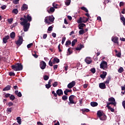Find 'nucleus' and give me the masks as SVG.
<instances>
[{"label":"nucleus","mask_w":125,"mask_h":125,"mask_svg":"<svg viewBox=\"0 0 125 125\" xmlns=\"http://www.w3.org/2000/svg\"><path fill=\"white\" fill-rule=\"evenodd\" d=\"M23 17L20 18V20L23 21L20 22V24L21 25L23 26L24 31L27 32L28 31L30 26V23L28 22L32 21V17L29 15H27V16H24Z\"/></svg>","instance_id":"1"},{"label":"nucleus","mask_w":125,"mask_h":125,"mask_svg":"<svg viewBox=\"0 0 125 125\" xmlns=\"http://www.w3.org/2000/svg\"><path fill=\"white\" fill-rule=\"evenodd\" d=\"M12 69L15 71H21L23 69V66L21 63H16L15 65H11Z\"/></svg>","instance_id":"2"},{"label":"nucleus","mask_w":125,"mask_h":125,"mask_svg":"<svg viewBox=\"0 0 125 125\" xmlns=\"http://www.w3.org/2000/svg\"><path fill=\"white\" fill-rule=\"evenodd\" d=\"M55 18L53 16H49L45 17L44 18V22L45 24L50 25L54 22Z\"/></svg>","instance_id":"3"},{"label":"nucleus","mask_w":125,"mask_h":125,"mask_svg":"<svg viewBox=\"0 0 125 125\" xmlns=\"http://www.w3.org/2000/svg\"><path fill=\"white\" fill-rule=\"evenodd\" d=\"M75 97V96L73 95H71L69 97V102H68V105H71L73 104H77V102H74V99Z\"/></svg>","instance_id":"4"},{"label":"nucleus","mask_w":125,"mask_h":125,"mask_svg":"<svg viewBox=\"0 0 125 125\" xmlns=\"http://www.w3.org/2000/svg\"><path fill=\"white\" fill-rule=\"evenodd\" d=\"M100 68L105 70L107 68V62L105 61H102L100 64Z\"/></svg>","instance_id":"5"},{"label":"nucleus","mask_w":125,"mask_h":125,"mask_svg":"<svg viewBox=\"0 0 125 125\" xmlns=\"http://www.w3.org/2000/svg\"><path fill=\"white\" fill-rule=\"evenodd\" d=\"M23 41V37L22 36H19V39L16 42V44L18 46H20L21 45V44L22 43Z\"/></svg>","instance_id":"6"},{"label":"nucleus","mask_w":125,"mask_h":125,"mask_svg":"<svg viewBox=\"0 0 125 125\" xmlns=\"http://www.w3.org/2000/svg\"><path fill=\"white\" fill-rule=\"evenodd\" d=\"M40 66L42 70L45 69L46 67V62H44V61H42L40 62Z\"/></svg>","instance_id":"7"},{"label":"nucleus","mask_w":125,"mask_h":125,"mask_svg":"<svg viewBox=\"0 0 125 125\" xmlns=\"http://www.w3.org/2000/svg\"><path fill=\"white\" fill-rule=\"evenodd\" d=\"M76 84V83L74 81H73L72 82H70L68 85H67V88L69 89L72 88Z\"/></svg>","instance_id":"8"},{"label":"nucleus","mask_w":125,"mask_h":125,"mask_svg":"<svg viewBox=\"0 0 125 125\" xmlns=\"http://www.w3.org/2000/svg\"><path fill=\"white\" fill-rule=\"evenodd\" d=\"M119 38L117 37H112L111 38V41L113 42L114 43H117V44H119Z\"/></svg>","instance_id":"9"},{"label":"nucleus","mask_w":125,"mask_h":125,"mask_svg":"<svg viewBox=\"0 0 125 125\" xmlns=\"http://www.w3.org/2000/svg\"><path fill=\"white\" fill-rule=\"evenodd\" d=\"M56 93L59 97H62L63 95V91L61 89H58Z\"/></svg>","instance_id":"10"},{"label":"nucleus","mask_w":125,"mask_h":125,"mask_svg":"<svg viewBox=\"0 0 125 125\" xmlns=\"http://www.w3.org/2000/svg\"><path fill=\"white\" fill-rule=\"evenodd\" d=\"M10 37L9 35L4 36V37L3 38L2 42L3 43H7V41L9 39Z\"/></svg>","instance_id":"11"},{"label":"nucleus","mask_w":125,"mask_h":125,"mask_svg":"<svg viewBox=\"0 0 125 125\" xmlns=\"http://www.w3.org/2000/svg\"><path fill=\"white\" fill-rule=\"evenodd\" d=\"M105 83H100L99 84V87L101 89H105L106 88V85L105 84Z\"/></svg>","instance_id":"12"},{"label":"nucleus","mask_w":125,"mask_h":125,"mask_svg":"<svg viewBox=\"0 0 125 125\" xmlns=\"http://www.w3.org/2000/svg\"><path fill=\"white\" fill-rule=\"evenodd\" d=\"M84 61L87 64H90L92 62L90 57H87L86 59H85Z\"/></svg>","instance_id":"13"},{"label":"nucleus","mask_w":125,"mask_h":125,"mask_svg":"<svg viewBox=\"0 0 125 125\" xmlns=\"http://www.w3.org/2000/svg\"><path fill=\"white\" fill-rule=\"evenodd\" d=\"M55 11V9L53 7H50L49 9H47V12H48V13H54Z\"/></svg>","instance_id":"14"},{"label":"nucleus","mask_w":125,"mask_h":125,"mask_svg":"<svg viewBox=\"0 0 125 125\" xmlns=\"http://www.w3.org/2000/svg\"><path fill=\"white\" fill-rule=\"evenodd\" d=\"M106 75H107V72L106 71H103L102 74L100 75V77L102 79H104L105 78Z\"/></svg>","instance_id":"15"},{"label":"nucleus","mask_w":125,"mask_h":125,"mask_svg":"<svg viewBox=\"0 0 125 125\" xmlns=\"http://www.w3.org/2000/svg\"><path fill=\"white\" fill-rule=\"evenodd\" d=\"M84 48V46L83 45L81 44L80 45L78 46V47H76L75 50L76 51H81L82 48Z\"/></svg>","instance_id":"16"},{"label":"nucleus","mask_w":125,"mask_h":125,"mask_svg":"<svg viewBox=\"0 0 125 125\" xmlns=\"http://www.w3.org/2000/svg\"><path fill=\"white\" fill-rule=\"evenodd\" d=\"M85 26H86V24L84 23H81L78 25L79 29H83V28H84Z\"/></svg>","instance_id":"17"},{"label":"nucleus","mask_w":125,"mask_h":125,"mask_svg":"<svg viewBox=\"0 0 125 125\" xmlns=\"http://www.w3.org/2000/svg\"><path fill=\"white\" fill-rule=\"evenodd\" d=\"M28 5H27V4H24L21 8V11L27 10H28Z\"/></svg>","instance_id":"18"},{"label":"nucleus","mask_w":125,"mask_h":125,"mask_svg":"<svg viewBox=\"0 0 125 125\" xmlns=\"http://www.w3.org/2000/svg\"><path fill=\"white\" fill-rule=\"evenodd\" d=\"M111 105H114V106H116V103H113V102H109V103L107 102L106 107H107V108H109V107H111V106H110V105H111Z\"/></svg>","instance_id":"19"},{"label":"nucleus","mask_w":125,"mask_h":125,"mask_svg":"<svg viewBox=\"0 0 125 125\" xmlns=\"http://www.w3.org/2000/svg\"><path fill=\"white\" fill-rule=\"evenodd\" d=\"M15 36H16V33L15 32H12L10 34V38L13 39L14 40L15 38Z\"/></svg>","instance_id":"20"},{"label":"nucleus","mask_w":125,"mask_h":125,"mask_svg":"<svg viewBox=\"0 0 125 125\" xmlns=\"http://www.w3.org/2000/svg\"><path fill=\"white\" fill-rule=\"evenodd\" d=\"M111 80V76H109L107 77L106 81H104V83L108 84L110 83V81Z\"/></svg>","instance_id":"21"},{"label":"nucleus","mask_w":125,"mask_h":125,"mask_svg":"<svg viewBox=\"0 0 125 125\" xmlns=\"http://www.w3.org/2000/svg\"><path fill=\"white\" fill-rule=\"evenodd\" d=\"M11 88V86L8 85L7 86L5 87L3 89V91H8V90H10V88Z\"/></svg>","instance_id":"22"},{"label":"nucleus","mask_w":125,"mask_h":125,"mask_svg":"<svg viewBox=\"0 0 125 125\" xmlns=\"http://www.w3.org/2000/svg\"><path fill=\"white\" fill-rule=\"evenodd\" d=\"M90 105H91V106H92L93 107H95V106H98V103H97L96 102H91Z\"/></svg>","instance_id":"23"},{"label":"nucleus","mask_w":125,"mask_h":125,"mask_svg":"<svg viewBox=\"0 0 125 125\" xmlns=\"http://www.w3.org/2000/svg\"><path fill=\"white\" fill-rule=\"evenodd\" d=\"M108 102L116 104L115 100L112 97H110V98L108 99Z\"/></svg>","instance_id":"24"},{"label":"nucleus","mask_w":125,"mask_h":125,"mask_svg":"<svg viewBox=\"0 0 125 125\" xmlns=\"http://www.w3.org/2000/svg\"><path fill=\"white\" fill-rule=\"evenodd\" d=\"M83 19H84V17H83V18H82V17L79 18V19L77 20V23H83Z\"/></svg>","instance_id":"25"},{"label":"nucleus","mask_w":125,"mask_h":125,"mask_svg":"<svg viewBox=\"0 0 125 125\" xmlns=\"http://www.w3.org/2000/svg\"><path fill=\"white\" fill-rule=\"evenodd\" d=\"M124 68L122 67H120L118 70V72L119 73H122L123 72H124Z\"/></svg>","instance_id":"26"},{"label":"nucleus","mask_w":125,"mask_h":125,"mask_svg":"<svg viewBox=\"0 0 125 125\" xmlns=\"http://www.w3.org/2000/svg\"><path fill=\"white\" fill-rule=\"evenodd\" d=\"M97 115L99 118H100V117H102L103 115L102 112L101 111L99 110V111H98V112H97Z\"/></svg>","instance_id":"27"},{"label":"nucleus","mask_w":125,"mask_h":125,"mask_svg":"<svg viewBox=\"0 0 125 125\" xmlns=\"http://www.w3.org/2000/svg\"><path fill=\"white\" fill-rule=\"evenodd\" d=\"M100 120L101 121H104L106 119V116L105 115H103L101 117H99Z\"/></svg>","instance_id":"28"},{"label":"nucleus","mask_w":125,"mask_h":125,"mask_svg":"<svg viewBox=\"0 0 125 125\" xmlns=\"http://www.w3.org/2000/svg\"><path fill=\"white\" fill-rule=\"evenodd\" d=\"M17 121L19 125L21 124V117H17Z\"/></svg>","instance_id":"29"},{"label":"nucleus","mask_w":125,"mask_h":125,"mask_svg":"<svg viewBox=\"0 0 125 125\" xmlns=\"http://www.w3.org/2000/svg\"><path fill=\"white\" fill-rule=\"evenodd\" d=\"M82 111L83 112H89L90 111V110L88 109V108H82Z\"/></svg>","instance_id":"30"},{"label":"nucleus","mask_w":125,"mask_h":125,"mask_svg":"<svg viewBox=\"0 0 125 125\" xmlns=\"http://www.w3.org/2000/svg\"><path fill=\"white\" fill-rule=\"evenodd\" d=\"M65 3L66 6L70 5L71 3V0H66V1H65Z\"/></svg>","instance_id":"31"},{"label":"nucleus","mask_w":125,"mask_h":125,"mask_svg":"<svg viewBox=\"0 0 125 125\" xmlns=\"http://www.w3.org/2000/svg\"><path fill=\"white\" fill-rule=\"evenodd\" d=\"M81 9L82 10L84 11L85 12H86V13H88V9H87V8H86V7H85L83 6V7H82L81 8Z\"/></svg>","instance_id":"32"},{"label":"nucleus","mask_w":125,"mask_h":125,"mask_svg":"<svg viewBox=\"0 0 125 125\" xmlns=\"http://www.w3.org/2000/svg\"><path fill=\"white\" fill-rule=\"evenodd\" d=\"M77 39H74V40L72 41V42H71V45L72 46H74L75 43H77Z\"/></svg>","instance_id":"33"},{"label":"nucleus","mask_w":125,"mask_h":125,"mask_svg":"<svg viewBox=\"0 0 125 125\" xmlns=\"http://www.w3.org/2000/svg\"><path fill=\"white\" fill-rule=\"evenodd\" d=\"M89 20V18H84L83 19V22L86 23Z\"/></svg>","instance_id":"34"},{"label":"nucleus","mask_w":125,"mask_h":125,"mask_svg":"<svg viewBox=\"0 0 125 125\" xmlns=\"http://www.w3.org/2000/svg\"><path fill=\"white\" fill-rule=\"evenodd\" d=\"M120 20L123 21V24L124 26H125V18L123 16V17H121V18H120Z\"/></svg>","instance_id":"35"},{"label":"nucleus","mask_w":125,"mask_h":125,"mask_svg":"<svg viewBox=\"0 0 125 125\" xmlns=\"http://www.w3.org/2000/svg\"><path fill=\"white\" fill-rule=\"evenodd\" d=\"M53 60L55 62H56V63H58L59 62H60V60L57 57L54 58Z\"/></svg>","instance_id":"36"},{"label":"nucleus","mask_w":125,"mask_h":125,"mask_svg":"<svg viewBox=\"0 0 125 125\" xmlns=\"http://www.w3.org/2000/svg\"><path fill=\"white\" fill-rule=\"evenodd\" d=\"M52 6H53V7L55 9H57L58 8V4L55 3V2H53V4H52Z\"/></svg>","instance_id":"37"},{"label":"nucleus","mask_w":125,"mask_h":125,"mask_svg":"<svg viewBox=\"0 0 125 125\" xmlns=\"http://www.w3.org/2000/svg\"><path fill=\"white\" fill-rule=\"evenodd\" d=\"M71 44V42L70 40H68L65 43V45L67 46H69V45H70Z\"/></svg>","instance_id":"38"},{"label":"nucleus","mask_w":125,"mask_h":125,"mask_svg":"<svg viewBox=\"0 0 125 125\" xmlns=\"http://www.w3.org/2000/svg\"><path fill=\"white\" fill-rule=\"evenodd\" d=\"M15 99V97L14 95L13 94H11L10 96V100H12V101H13Z\"/></svg>","instance_id":"39"},{"label":"nucleus","mask_w":125,"mask_h":125,"mask_svg":"<svg viewBox=\"0 0 125 125\" xmlns=\"http://www.w3.org/2000/svg\"><path fill=\"white\" fill-rule=\"evenodd\" d=\"M49 77L47 75H44L43 76V80L45 81H47V80H48Z\"/></svg>","instance_id":"40"},{"label":"nucleus","mask_w":125,"mask_h":125,"mask_svg":"<svg viewBox=\"0 0 125 125\" xmlns=\"http://www.w3.org/2000/svg\"><path fill=\"white\" fill-rule=\"evenodd\" d=\"M85 33V32L83 29L79 31V35H83Z\"/></svg>","instance_id":"41"},{"label":"nucleus","mask_w":125,"mask_h":125,"mask_svg":"<svg viewBox=\"0 0 125 125\" xmlns=\"http://www.w3.org/2000/svg\"><path fill=\"white\" fill-rule=\"evenodd\" d=\"M12 13H15V14H17L18 13V10L17 9H13Z\"/></svg>","instance_id":"42"},{"label":"nucleus","mask_w":125,"mask_h":125,"mask_svg":"<svg viewBox=\"0 0 125 125\" xmlns=\"http://www.w3.org/2000/svg\"><path fill=\"white\" fill-rule=\"evenodd\" d=\"M13 21V18H11V19H8V22L10 24H12Z\"/></svg>","instance_id":"43"},{"label":"nucleus","mask_w":125,"mask_h":125,"mask_svg":"<svg viewBox=\"0 0 125 125\" xmlns=\"http://www.w3.org/2000/svg\"><path fill=\"white\" fill-rule=\"evenodd\" d=\"M68 97L66 95H63L62 96V100L63 101H66Z\"/></svg>","instance_id":"44"},{"label":"nucleus","mask_w":125,"mask_h":125,"mask_svg":"<svg viewBox=\"0 0 125 125\" xmlns=\"http://www.w3.org/2000/svg\"><path fill=\"white\" fill-rule=\"evenodd\" d=\"M117 57L118 58H121V56H122V54L121 52H119V53H118L117 54H116Z\"/></svg>","instance_id":"45"},{"label":"nucleus","mask_w":125,"mask_h":125,"mask_svg":"<svg viewBox=\"0 0 125 125\" xmlns=\"http://www.w3.org/2000/svg\"><path fill=\"white\" fill-rule=\"evenodd\" d=\"M58 82H55L53 83V84H52V85H53V87H56L57 86V85H58Z\"/></svg>","instance_id":"46"},{"label":"nucleus","mask_w":125,"mask_h":125,"mask_svg":"<svg viewBox=\"0 0 125 125\" xmlns=\"http://www.w3.org/2000/svg\"><path fill=\"white\" fill-rule=\"evenodd\" d=\"M18 25V23L16 22L15 23H13L11 26V28L13 29V28L16 27Z\"/></svg>","instance_id":"47"},{"label":"nucleus","mask_w":125,"mask_h":125,"mask_svg":"<svg viewBox=\"0 0 125 125\" xmlns=\"http://www.w3.org/2000/svg\"><path fill=\"white\" fill-rule=\"evenodd\" d=\"M52 94H53L54 97H55L56 98L57 97L58 94H57V93H56L54 91H53L52 92ZM57 99V98H56V99Z\"/></svg>","instance_id":"48"},{"label":"nucleus","mask_w":125,"mask_h":125,"mask_svg":"<svg viewBox=\"0 0 125 125\" xmlns=\"http://www.w3.org/2000/svg\"><path fill=\"white\" fill-rule=\"evenodd\" d=\"M68 52L69 54V55H71L72 53V50L71 49V47H69L68 49Z\"/></svg>","instance_id":"49"},{"label":"nucleus","mask_w":125,"mask_h":125,"mask_svg":"<svg viewBox=\"0 0 125 125\" xmlns=\"http://www.w3.org/2000/svg\"><path fill=\"white\" fill-rule=\"evenodd\" d=\"M90 71L93 74H95L96 73V69L95 68H93L90 70Z\"/></svg>","instance_id":"50"},{"label":"nucleus","mask_w":125,"mask_h":125,"mask_svg":"<svg viewBox=\"0 0 125 125\" xmlns=\"http://www.w3.org/2000/svg\"><path fill=\"white\" fill-rule=\"evenodd\" d=\"M13 105H14V104L12 102H10L7 104V106H13Z\"/></svg>","instance_id":"51"},{"label":"nucleus","mask_w":125,"mask_h":125,"mask_svg":"<svg viewBox=\"0 0 125 125\" xmlns=\"http://www.w3.org/2000/svg\"><path fill=\"white\" fill-rule=\"evenodd\" d=\"M20 0H14L13 1V3L15 4H18V2L20 1Z\"/></svg>","instance_id":"52"},{"label":"nucleus","mask_w":125,"mask_h":125,"mask_svg":"<svg viewBox=\"0 0 125 125\" xmlns=\"http://www.w3.org/2000/svg\"><path fill=\"white\" fill-rule=\"evenodd\" d=\"M45 88L48 89L51 87V85L49 84H46L45 85Z\"/></svg>","instance_id":"53"},{"label":"nucleus","mask_w":125,"mask_h":125,"mask_svg":"<svg viewBox=\"0 0 125 125\" xmlns=\"http://www.w3.org/2000/svg\"><path fill=\"white\" fill-rule=\"evenodd\" d=\"M53 27L52 26H50L48 27V31L50 32L53 30Z\"/></svg>","instance_id":"54"},{"label":"nucleus","mask_w":125,"mask_h":125,"mask_svg":"<svg viewBox=\"0 0 125 125\" xmlns=\"http://www.w3.org/2000/svg\"><path fill=\"white\" fill-rule=\"evenodd\" d=\"M65 40H66V38L65 37H62V44H64Z\"/></svg>","instance_id":"55"},{"label":"nucleus","mask_w":125,"mask_h":125,"mask_svg":"<svg viewBox=\"0 0 125 125\" xmlns=\"http://www.w3.org/2000/svg\"><path fill=\"white\" fill-rule=\"evenodd\" d=\"M108 109L109 110H110L111 112H114V111H115L114 108H112L111 107H108Z\"/></svg>","instance_id":"56"},{"label":"nucleus","mask_w":125,"mask_h":125,"mask_svg":"<svg viewBox=\"0 0 125 125\" xmlns=\"http://www.w3.org/2000/svg\"><path fill=\"white\" fill-rule=\"evenodd\" d=\"M33 45V43H29V44H28L27 45V48H30L31 47V46Z\"/></svg>","instance_id":"57"},{"label":"nucleus","mask_w":125,"mask_h":125,"mask_svg":"<svg viewBox=\"0 0 125 125\" xmlns=\"http://www.w3.org/2000/svg\"><path fill=\"white\" fill-rule=\"evenodd\" d=\"M10 94H5V95H4V97H5V98H8V97H10Z\"/></svg>","instance_id":"58"},{"label":"nucleus","mask_w":125,"mask_h":125,"mask_svg":"<svg viewBox=\"0 0 125 125\" xmlns=\"http://www.w3.org/2000/svg\"><path fill=\"white\" fill-rule=\"evenodd\" d=\"M9 76H15V73H14V72H10V73H9Z\"/></svg>","instance_id":"59"},{"label":"nucleus","mask_w":125,"mask_h":125,"mask_svg":"<svg viewBox=\"0 0 125 125\" xmlns=\"http://www.w3.org/2000/svg\"><path fill=\"white\" fill-rule=\"evenodd\" d=\"M49 65L51 67H52L53 66V62L51 60H50V61L49 62Z\"/></svg>","instance_id":"60"},{"label":"nucleus","mask_w":125,"mask_h":125,"mask_svg":"<svg viewBox=\"0 0 125 125\" xmlns=\"http://www.w3.org/2000/svg\"><path fill=\"white\" fill-rule=\"evenodd\" d=\"M32 55L34 56V57L36 59H37L39 57L38 55H37L36 53H35L34 54H32Z\"/></svg>","instance_id":"61"},{"label":"nucleus","mask_w":125,"mask_h":125,"mask_svg":"<svg viewBox=\"0 0 125 125\" xmlns=\"http://www.w3.org/2000/svg\"><path fill=\"white\" fill-rule=\"evenodd\" d=\"M58 65L56 64L53 65V69L54 70H56L58 68Z\"/></svg>","instance_id":"62"},{"label":"nucleus","mask_w":125,"mask_h":125,"mask_svg":"<svg viewBox=\"0 0 125 125\" xmlns=\"http://www.w3.org/2000/svg\"><path fill=\"white\" fill-rule=\"evenodd\" d=\"M17 95L19 97H22V94L21 92H19V93H18Z\"/></svg>","instance_id":"63"},{"label":"nucleus","mask_w":125,"mask_h":125,"mask_svg":"<svg viewBox=\"0 0 125 125\" xmlns=\"http://www.w3.org/2000/svg\"><path fill=\"white\" fill-rule=\"evenodd\" d=\"M122 104L124 109H125V101H123V102H122Z\"/></svg>","instance_id":"64"}]
</instances>
